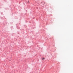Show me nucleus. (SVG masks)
I'll return each instance as SVG.
<instances>
[{"label":"nucleus","instance_id":"1","mask_svg":"<svg viewBox=\"0 0 73 73\" xmlns=\"http://www.w3.org/2000/svg\"><path fill=\"white\" fill-rule=\"evenodd\" d=\"M44 59H45V58H43L42 60H44Z\"/></svg>","mask_w":73,"mask_h":73},{"label":"nucleus","instance_id":"2","mask_svg":"<svg viewBox=\"0 0 73 73\" xmlns=\"http://www.w3.org/2000/svg\"><path fill=\"white\" fill-rule=\"evenodd\" d=\"M28 3H29V1H28Z\"/></svg>","mask_w":73,"mask_h":73}]
</instances>
